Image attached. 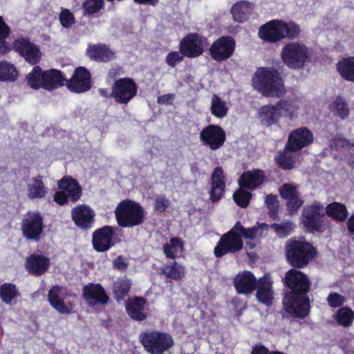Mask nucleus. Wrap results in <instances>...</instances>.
Masks as SVG:
<instances>
[{"label": "nucleus", "instance_id": "obj_5", "mask_svg": "<svg viewBox=\"0 0 354 354\" xmlns=\"http://www.w3.org/2000/svg\"><path fill=\"white\" fill-rule=\"evenodd\" d=\"M281 58L288 68L301 69L310 59L309 49L303 43L288 42L281 49Z\"/></svg>", "mask_w": 354, "mask_h": 354}, {"label": "nucleus", "instance_id": "obj_40", "mask_svg": "<svg viewBox=\"0 0 354 354\" xmlns=\"http://www.w3.org/2000/svg\"><path fill=\"white\" fill-rule=\"evenodd\" d=\"M18 75L19 72L13 64L6 60L0 62V82H15Z\"/></svg>", "mask_w": 354, "mask_h": 354}, {"label": "nucleus", "instance_id": "obj_52", "mask_svg": "<svg viewBox=\"0 0 354 354\" xmlns=\"http://www.w3.org/2000/svg\"><path fill=\"white\" fill-rule=\"evenodd\" d=\"M59 21L64 28H68L75 23L74 15L68 9H64L59 14Z\"/></svg>", "mask_w": 354, "mask_h": 354}, {"label": "nucleus", "instance_id": "obj_60", "mask_svg": "<svg viewBox=\"0 0 354 354\" xmlns=\"http://www.w3.org/2000/svg\"><path fill=\"white\" fill-rule=\"evenodd\" d=\"M174 100V94L167 93L159 95L157 98V102L160 104H172Z\"/></svg>", "mask_w": 354, "mask_h": 354}, {"label": "nucleus", "instance_id": "obj_37", "mask_svg": "<svg viewBox=\"0 0 354 354\" xmlns=\"http://www.w3.org/2000/svg\"><path fill=\"white\" fill-rule=\"evenodd\" d=\"M324 209L326 214L336 221L342 222L348 218V212L346 206L341 203L333 202Z\"/></svg>", "mask_w": 354, "mask_h": 354}, {"label": "nucleus", "instance_id": "obj_51", "mask_svg": "<svg viewBox=\"0 0 354 354\" xmlns=\"http://www.w3.org/2000/svg\"><path fill=\"white\" fill-rule=\"evenodd\" d=\"M234 227L241 239L243 237L245 239H254L258 231V228L256 227L245 228L239 221L234 224Z\"/></svg>", "mask_w": 354, "mask_h": 354}, {"label": "nucleus", "instance_id": "obj_36", "mask_svg": "<svg viewBox=\"0 0 354 354\" xmlns=\"http://www.w3.org/2000/svg\"><path fill=\"white\" fill-rule=\"evenodd\" d=\"M253 9L252 3L246 1H241L234 3L231 8V13L234 21L244 22L248 19Z\"/></svg>", "mask_w": 354, "mask_h": 354}, {"label": "nucleus", "instance_id": "obj_20", "mask_svg": "<svg viewBox=\"0 0 354 354\" xmlns=\"http://www.w3.org/2000/svg\"><path fill=\"white\" fill-rule=\"evenodd\" d=\"M82 297L89 306L105 305L109 297L100 283H89L82 289Z\"/></svg>", "mask_w": 354, "mask_h": 354}, {"label": "nucleus", "instance_id": "obj_26", "mask_svg": "<svg viewBox=\"0 0 354 354\" xmlns=\"http://www.w3.org/2000/svg\"><path fill=\"white\" fill-rule=\"evenodd\" d=\"M57 186L66 192L70 201L73 203L77 202L82 195V188L79 182L71 176H65L58 180Z\"/></svg>", "mask_w": 354, "mask_h": 354}, {"label": "nucleus", "instance_id": "obj_46", "mask_svg": "<svg viewBox=\"0 0 354 354\" xmlns=\"http://www.w3.org/2000/svg\"><path fill=\"white\" fill-rule=\"evenodd\" d=\"M335 319L339 325L349 327L354 319V311L348 307L341 308L337 311Z\"/></svg>", "mask_w": 354, "mask_h": 354}, {"label": "nucleus", "instance_id": "obj_21", "mask_svg": "<svg viewBox=\"0 0 354 354\" xmlns=\"http://www.w3.org/2000/svg\"><path fill=\"white\" fill-rule=\"evenodd\" d=\"M50 259L41 254H30L26 259L25 267L27 272L35 277L41 276L48 270Z\"/></svg>", "mask_w": 354, "mask_h": 354}, {"label": "nucleus", "instance_id": "obj_31", "mask_svg": "<svg viewBox=\"0 0 354 354\" xmlns=\"http://www.w3.org/2000/svg\"><path fill=\"white\" fill-rule=\"evenodd\" d=\"M62 287L60 286H53L48 291V301L50 305L60 314H70L71 308L66 306L64 302V299L60 297Z\"/></svg>", "mask_w": 354, "mask_h": 354}, {"label": "nucleus", "instance_id": "obj_50", "mask_svg": "<svg viewBox=\"0 0 354 354\" xmlns=\"http://www.w3.org/2000/svg\"><path fill=\"white\" fill-rule=\"evenodd\" d=\"M265 204L269 211L270 216L275 218L277 216L279 205L278 198L274 194H268L265 198Z\"/></svg>", "mask_w": 354, "mask_h": 354}, {"label": "nucleus", "instance_id": "obj_29", "mask_svg": "<svg viewBox=\"0 0 354 354\" xmlns=\"http://www.w3.org/2000/svg\"><path fill=\"white\" fill-rule=\"evenodd\" d=\"M257 290V299L258 301L266 306H270L274 300V290L272 281L266 276L258 280Z\"/></svg>", "mask_w": 354, "mask_h": 354}, {"label": "nucleus", "instance_id": "obj_55", "mask_svg": "<svg viewBox=\"0 0 354 354\" xmlns=\"http://www.w3.org/2000/svg\"><path fill=\"white\" fill-rule=\"evenodd\" d=\"M185 55L179 51H171L169 53L166 57L165 62L170 67H175L178 63L181 62Z\"/></svg>", "mask_w": 354, "mask_h": 354}, {"label": "nucleus", "instance_id": "obj_14", "mask_svg": "<svg viewBox=\"0 0 354 354\" xmlns=\"http://www.w3.org/2000/svg\"><path fill=\"white\" fill-rule=\"evenodd\" d=\"M205 38L196 32L188 33L179 43L181 54L189 58L199 57L204 52Z\"/></svg>", "mask_w": 354, "mask_h": 354}, {"label": "nucleus", "instance_id": "obj_7", "mask_svg": "<svg viewBox=\"0 0 354 354\" xmlns=\"http://www.w3.org/2000/svg\"><path fill=\"white\" fill-rule=\"evenodd\" d=\"M44 228V218L37 211L28 212L21 222V233L27 241H39Z\"/></svg>", "mask_w": 354, "mask_h": 354}, {"label": "nucleus", "instance_id": "obj_38", "mask_svg": "<svg viewBox=\"0 0 354 354\" xmlns=\"http://www.w3.org/2000/svg\"><path fill=\"white\" fill-rule=\"evenodd\" d=\"M11 34V28L0 16V57L4 56L11 51V45L7 39Z\"/></svg>", "mask_w": 354, "mask_h": 354}, {"label": "nucleus", "instance_id": "obj_17", "mask_svg": "<svg viewBox=\"0 0 354 354\" xmlns=\"http://www.w3.org/2000/svg\"><path fill=\"white\" fill-rule=\"evenodd\" d=\"M234 49V39L230 36H222L212 43L209 52L214 60L222 62L230 57Z\"/></svg>", "mask_w": 354, "mask_h": 354}, {"label": "nucleus", "instance_id": "obj_32", "mask_svg": "<svg viewBox=\"0 0 354 354\" xmlns=\"http://www.w3.org/2000/svg\"><path fill=\"white\" fill-rule=\"evenodd\" d=\"M296 151L286 149V145L282 150H279L274 158V162L283 170H292L296 167Z\"/></svg>", "mask_w": 354, "mask_h": 354}, {"label": "nucleus", "instance_id": "obj_13", "mask_svg": "<svg viewBox=\"0 0 354 354\" xmlns=\"http://www.w3.org/2000/svg\"><path fill=\"white\" fill-rule=\"evenodd\" d=\"M199 138L204 146L216 151L224 145L226 133L220 125L211 124L202 129Z\"/></svg>", "mask_w": 354, "mask_h": 354}, {"label": "nucleus", "instance_id": "obj_61", "mask_svg": "<svg viewBox=\"0 0 354 354\" xmlns=\"http://www.w3.org/2000/svg\"><path fill=\"white\" fill-rule=\"evenodd\" d=\"M128 266V263L126 262L122 256H118L113 261L114 268L119 270H126Z\"/></svg>", "mask_w": 354, "mask_h": 354}, {"label": "nucleus", "instance_id": "obj_25", "mask_svg": "<svg viewBox=\"0 0 354 354\" xmlns=\"http://www.w3.org/2000/svg\"><path fill=\"white\" fill-rule=\"evenodd\" d=\"M211 179L209 198L212 203H214L222 198L225 190L224 172L221 167L214 168L212 174Z\"/></svg>", "mask_w": 354, "mask_h": 354}, {"label": "nucleus", "instance_id": "obj_23", "mask_svg": "<svg viewBox=\"0 0 354 354\" xmlns=\"http://www.w3.org/2000/svg\"><path fill=\"white\" fill-rule=\"evenodd\" d=\"M265 171L260 169H254L244 171L239 179L241 188L248 190H254L259 187L266 180Z\"/></svg>", "mask_w": 354, "mask_h": 354}, {"label": "nucleus", "instance_id": "obj_59", "mask_svg": "<svg viewBox=\"0 0 354 354\" xmlns=\"http://www.w3.org/2000/svg\"><path fill=\"white\" fill-rule=\"evenodd\" d=\"M53 201L59 205H64L70 201L66 193L63 189L55 192L53 196Z\"/></svg>", "mask_w": 354, "mask_h": 354}, {"label": "nucleus", "instance_id": "obj_1", "mask_svg": "<svg viewBox=\"0 0 354 354\" xmlns=\"http://www.w3.org/2000/svg\"><path fill=\"white\" fill-rule=\"evenodd\" d=\"M283 283L287 288L283 298L285 310L293 318L308 316L311 308L308 277L297 268H291L286 272Z\"/></svg>", "mask_w": 354, "mask_h": 354}, {"label": "nucleus", "instance_id": "obj_12", "mask_svg": "<svg viewBox=\"0 0 354 354\" xmlns=\"http://www.w3.org/2000/svg\"><path fill=\"white\" fill-rule=\"evenodd\" d=\"M12 49L31 65L37 64L41 60V53L39 47L32 42L28 37H20L15 39L11 46Z\"/></svg>", "mask_w": 354, "mask_h": 354}, {"label": "nucleus", "instance_id": "obj_24", "mask_svg": "<svg viewBox=\"0 0 354 354\" xmlns=\"http://www.w3.org/2000/svg\"><path fill=\"white\" fill-rule=\"evenodd\" d=\"M259 37L268 43H277L283 39L281 31L280 19L271 20L263 26L259 30Z\"/></svg>", "mask_w": 354, "mask_h": 354}, {"label": "nucleus", "instance_id": "obj_8", "mask_svg": "<svg viewBox=\"0 0 354 354\" xmlns=\"http://www.w3.org/2000/svg\"><path fill=\"white\" fill-rule=\"evenodd\" d=\"M325 209L324 205L318 201L304 208L302 212V222L304 227L310 232H323L324 228Z\"/></svg>", "mask_w": 354, "mask_h": 354}, {"label": "nucleus", "instance_id": "obj_6", "mask_svg": "<svg viewBox=\"0 0 354 354\" xmlns=\"http://www.w3.org/2000/svg\"><path fill=\"white\" fill-rule=\"evenodd\" d=\"M139 339L145 351L150 354H162L174 346L170 334L158 330L142 332Z\"/></svg>", "mask_w": 354, "mask_h": 354}, {"label": "nucleus", "instance_id": "obj_35", "mask_svg": "<svg viewBox=\"0 0 354 354\" xmlns=\"http://www.w3.org/2000/svg\"><path fill=\"white\" fill-rule=\"evenodd\" d=\"M160 274L167 279L180 281L185 275V268L183 266L174 261L165 264L160 268Z\"/></svg>", "mask_w": 354, "mask_h": 354}, {"label": "nucleus", "instance_id": "obj_53", "mask_svg": "<svg viewBox=\"0 0 354 354\" xmlns=\"http://www.w3.org/2000/svg\"><path fill=\"white\" fill-rule=\"evenodd\" d=\"M281 197L286 201L299 195L295 187L291 184H284L279 189Z\"/></svg>", "mask_w": 354, "mask_h": 354}, {"label": "nucleus", "instance_id": "obj_10", "mask_svg": "<svg viewBox=\"0 0 354 354\" xmlns=\"http://www.w3.org/2000/svg\"><path fill=\"white\" fill-rule=\"evenodd\" d=\"M243 248V239L240 238L233 226L221 236L214 248V254L216 258H221L227 254L239 252Z\"/></svg>", "mask_w": 354, "mask_h": 354}, {"label": "nucleus", "instance_id": "obj_48", "mask_svg": "<svg viewBox=\"0 0 354 354\" xmlns=\"http://www.w3.org/2000/svg\"><path fill=\"white\" fill-rule=\"evenodd\" d=\"M245 188H239L233 194V200L235 203L241 208H246L252 199V194Z\"/></svg>", "mask_w": 354, "mask_h": 354}, {"label": "nucleus", "instance_id": "obj_19", "mask_svg": "<svg viewBox=\"0 0 354 354\" xmlns=\"http://www.w3.org/2000/svg\"><path fill=\"white\" fill-rule=\"evenodd\" d=\"M95 213L86 205H79L71 210V218L75 225L82 230H90L95 223Z\"/></svg>", "mask_w": 354, "mask_h": 354}, {"label": "nucleus", "instance_id": "obj_15", "mask_svg": "<svg viewBox=\"0 0 354 354\" xmlns=\"http://www.w3.org/2000/svg\"><path fill=\"white\" fill-rule=\"evenodd\" d=\"M68 89L75 93H83L91 88V75L84 66L76 68L72 77L65 81Z\"/></svg>", "mask_w": 354, "mask_h": 354}, {"label": "nucleus", "instance_id": "obj_64", "mask_svg": "<svg viewBox=\"0 0 354 354\" xmlns=\"http://www.w3.org/2000/svg\"><path fill=\"white\" fill-rule=\"evenodd\" d=\"M99 94L105 98H113L114 100V95H113V86H111V91L109 92L108 88H100L98 89Z\"/></svg>", "mask_w": 354, "mask_h": 354}, {"label": "nucleus", "instance_id": "obj_54", "mask_svg": "<svg viewBox=\"0 0 354 354\" xmlns=\"http://www.w3.org/2000/svg\"><path fill=\"white\" fill-rule=\"evenodd\" d=\"M327 301L330 307L337 308L342 306L346 299L343 295L337 292H331L327 297Z\"/></svg>", "mask_w": 354, "mask_h": 354}, {"label": "nucleus", "instance_id": "obj_11", "mask_svg": "<svg viewBox=\"0 0 354 354\" xmlns=\"http://www.w3.org/2000/svg\"><path fill=\"white\" fill-rule=\"evenodd\" d=\"M293 109L290 100H281L274 105L267 104L261 106L259 110V117L262 124L266 126L276 124L282 116V111L288 113Z\"/></svg>", "mask_w": 354, "mask_h": 354}, {"label": "nucleus", "instance_id": "obj_62", "mask_svg": "<svg viewBox=\"0 0 354 354\" xmlns=\"http://www.w3.org/2000/svg\"><path fill=\"white\" fill-rule=\"evenodd\" d=\"M346 227L350 236L354 239V212L347 219Z\"/></svg>", "mask_w": 354, "mask_h": 354}, {"label": "nucleus", "instance_id": "obj_47", "mask_svg": "<svg viewBox=\"0 0 354 354\" xmlns=\"http://www.w3.org/2000/svg\"><path fill=\"white\" fill-rule=\"evenodd\" d=\"M210 110L214 116L218 118H223L227 114L228 107L225 102L222 101L218 96L213 95Z\"/></svg>", "mask_w": 354, "mask_h": 354}, {"label": "nucleus", "instance_id": "obj_30", "mask_svg": "<svg viewBox=\"0 0 354 354\" xmlns=\"http://www.w3.org/2000/svg\"><path fill=\"white\" fill-rule=\"evenodd\" d=\"M43 88L47 91H53L65 84L66 78L59 70L50 69L44 71Z\"/></svg>", "mask_w": 354, "mask_h": 354}, {"label": "nucleus", "instance_id": "obj_22", "mask_svg": "<svg viewBox=\"0 0 354 354\" xmlns=\"http://www.w3.org/2000/svg\"><path fill=\"white\" fill-rule=\"evenodd\" d=\"M234 286L238 294H251L257 287L258 281L250 271L239 272L234 278Z\"/></svg>", "mask_w": 354, "mask_h": 354}, {"label": "nucleus", "instance_id": "obj_57", "mask_svg": "<svg viewBox=\"0 0 354 354\" xmlns=\"http://www.w3.org/2000/svg\"><path fill=\"white\" fill-rule=\"evenodd\" d=\"M304 201L299 198V194L287 201V209L291 214L296 213L303 205Z\"/></svg>", "mask_w": 354, "mask_h": 354}, {"label": "nucleus", "instance_id": "obj_16", "mask_svg": "<svg viewBox=\"0 0 354 354\" xmlns=\"http://www.w3.org/2000/svg\"><path fill=\"white\" fill-rule=\"evenodd\" d=\"M114 227L104 225L95 230L92 234V245L97 252H104L115 244Z\"/></svg>", "mask_w": 354, "mask_h": 354}, {"label": "nucleus", "instance_id": "obj_2", "mask_svg": "<svg viewBox=\"0 0 354 354\" xmlns=\"http://www.w3.org/2000/svg\"><path fill=\"white\" fill-rule=\"evenodd\" d=\"M253 88L264 97H280L286 93L280 73L272 67L258 68L252 80Z\"/></svg>", "mask_w": 354, "mask_h": 354}, {"label": "nucleus", "instance_id": "obj_18", "mask_svg": "<svg viewBox=\"0 0 354 354\" xmlns=\"http://www.w3.org/2000/svg\"><path fill=\"white\" fill-rule=\"evenodd\" d=\"M314 139L313 132L308 127H299L289 133L286 149L299 151L313 144Z\"/></svg>", "mask_w": 354, "mask_h": 354}, {"label": "nucleus", "instance_id": "obj_27", "mask_svg": "<svg viewBox=\"0 0 354 354\" xmlns=\"http://www.w3.org/2000/svg\"><path fill=\"white\" fill-rule=\"evenodd\" d=\"M86 55L90 59L97 62L106 63L113 60L115 53L106 44H89L86 49Z\"/></svg>", "mask_w": 354, "mask_h": 354}, {"label": "nucleus", "instance_id": "obj_33", "mask_svg": "<svg viewBox=\"0 0 354 354\" xmlns=\"http://www.w3.org/2000/svg\"><path fill=\"white\" fill-rule=\"evenodd\" d=\"M336 68L342 79L354 82V56L344 57L338 61Z\"/></svg>", "mask_w": 354, "mask_h": 354}, {"label": "nucleus", "instance_id": "obj_41", "mask_svg": "<svg viewBox=\"0 0 354 354\" xmlns=\"http://www.w3.org/2000/svg\"><path fill=\"white\" fill-rule=\"evenodd\" d=\"M43 77L44 71L39 66L35 64L32 71L26 75L25 80L29 87L38 90L43 88Z\"/></svg>", "mask_w": 354, "mask_h": 354}, {"label": "nucleus", "instance_id": "obj_9", "mask_svg": "<svg viewBox=\"0 0 354 354\" xmlns=\"http://www.w3.org/2000/svg\"><path fill=\"white\" fill-rule=\"evenodd\" d=\"M138 86L131 77H122L113 83L114 101L118 104H128L138 94Z\"/></svg>", "mask_w": 354, "mask_h": 354}, {"label": "nucleus", "instance_id": "obj_45", "mask_svg": "<svg viewBox=\"0 0 354 354\" xmlns=\"http://www.w3.org/2000/svg\"><path fill=\"white\" fill-rule=\"evenodd\" d=\"M131 283L127 279H119L113 284L114 297L118 301L123 300L128 296Z\"/></svg>", "mask_w": 354, "mask_h": 354}, {"label": "nucleus", "instance_id": "obj_28", "mask_svg": "<svg viewBox=\"0 0 354 354\" xmlns=\"http://www.w3.org/2000/svg\"><path fill=\"white\" fill-rule=\"evenodd\" d=\"M147 299L142 297H135L126 303V311L132 319L142 322L147 319L148 314L145 311Z\"/></svg>", "mask_w": 354, "mask_h": 354}, {"label": "nucleus", "instance_id": "obj_43", "mask_svg": "<svg viewBox=\"0 0 354 354\" xmlns=\"http://www.w3.org/2000/svg\"><path fill=\"white\" fill-rule=\"evenodd\" d=\"M281 31L283 39L295 40L299 38L301 34L300 26L295 22L280 20Z\"/></svg>", "mask_w": 354, "mask_h": 354}, {"label": "nucleus", "instance_id": "obj_56", "mask_svg": "<svg viewBox=\"0 0 354 354\" xmlns=\"http://www.w3.org/2000/svg\"><path fill=\"white\" fill-rule=\"evenodd\" d=\"M169 206V201L165 196H158L154 200V210L163 213Z\"/></svg>", "mask_w": 354, "mask_h": 354}, {"label": "nucleus", "instance_id": "obj_58", "mask_svg": "<svg viewBox=\"0 0 354 354\" xmlns=\"http://www.w3.org/2000/svg\"><path fill=\"white\" fill-rule=\"evenodd\" d=\"M291 223H272L271 228L274 229L275 232L281 236H288L291 230Z\"/></svg>", "mask_w": 354, "mask_h": 354}, {"label": "nucleus", "instance_id": "obj_42", "mask_svg": "<svg viewBox=\"0 0 354 354\" xmlns=\"http://www.w3.org/2000/svg\"><path fill=\"white\" fill-rule=\"evenodd\" d=\"M19 295V291L15 284L6 282L0 286V298L6 304H11Z\"/></svg>", "mask_w": 354, "mask_h": 354}, {"label": "nucleus", "instance_id": "obj_34", "mask_svg": "<svg viewBox=\"0 0 354 354\" xmlns=\"http://www.w3.org/2000/svg\"><path fill=\"white\" fill-rule=\"evenodd\" d=\"M41 175L32 178L31 183L27 185L28 197L31 200L44 198L47 194V189L44 185Z\"/></svg>", "mask_w": 354, "mask_h": 354}, {"label": "nucleus", "instance_id": "obj_4", "mask_svg": "<svg viewBox=\"0 0 354 354\" xmlns=\"http://www.w3.org/2000/svg\"><path fill=\"white\" fill-rule=\"evenodd\" d=\"M117 223L120 227H133L142 225L145 219V212L141 205L134 201H121L114 211Z\"/></svg>", "mask_w": 354, "mask_h": 354}, {"label": "nucleus", "instance_id": "obj_49", "mask_svg": "<svg viewBox=\"0 0 354 354\" xmlns=\"http://www.w3.org/2000/svg\"><path fill=\"white\" fill-rule=\"evenodd\" d=\"M104 5V0H84L82 3L84 15H93L97 13Z\"/></svg>", "mask_w": 354, "mask_h": 354}, {"label": "nucleus", "instance_id": "obj_39", "mask_svg": "<svg viewBox=\"0 0 354 354\" xmlns=\"http://www.w3.org/2000/svg\"><path fill=\"white\" fill-rule=\"evenodd\" d=\"M184 249V243L178 237H171L169 242L163 245L162 250L167 259H175L178 252L182 253Z\"/></svg>", "mask_w": 354, "mask_h": 354}, {"label": "nucleus", "instance_id": "obj_63", "mask_svg": "<svg viewBox=\"0 0 354 354\" xmlns=\"http://www.w3.org/2000/svg\"><path fill=\"white\" fill-rule=\"evenodd\" d=\"M251 354H272L268 348L263 345H257L252 348Z\"/></svg>", "mask_w": 354, "mask_h": 354}, {"label": "nucleus", "instance_id": "obj_3", "mask_svg": "<svg viewBox=\"0 0 354 354\" xmlns=\"http://www.w3.org/2000/svg\"><path fill=\"white\" fill-rule=\"evenodd\" d=\"M287 262L292 268L301 269L316 257L317 249L310 243L301 240H289L286 245Z\"/></svg>", "mask_w": 354, "mask_h": 354}, {"label": "nucleus", "instance_id": "obj_44", "mask_svg": "<svg viewBox=\"0 0 354 354\" xmlns=\"http://www.w3.org/2000/svg\"><path fill=\"white\" fill-rule=\"evenodd\" d=\"M330 111L335 116L339 117L341 120L346 119L350 113V109L348 103L341 96H337L331 104Z\"/></svg>", "mask_w": 354, "mask_h": 354}]
</instances>
